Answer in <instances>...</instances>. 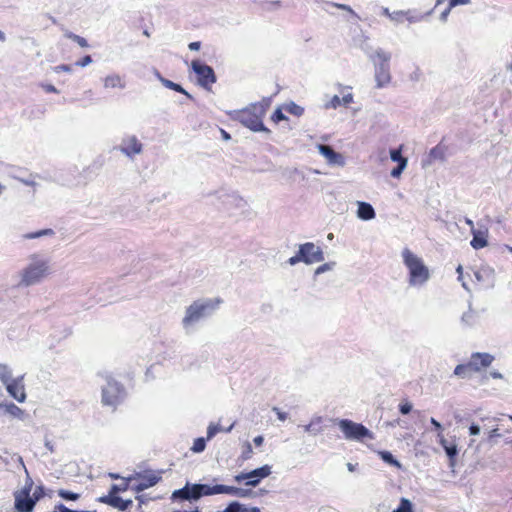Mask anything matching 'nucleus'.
Returning a JSON list of instances; mask_svg holds the SVG:
<instances>
[{
  "label": "nucleus",
  "instance_id": "nucleus-57",
  "mask_svg": "<svg viewBox=\"0 0 512 512\" xmlns=\"http://www.w3.org/2000/svg\"><path fill=\"white\" fill-rule=\"evenodd\" d=\"M333 6L339 8V9H342V10H346V11H352L351 8L348 6V5H345V4H333Z\"/></svg>",
  "mask_w": 512,
  "mask_h": 512
},
{
  "label": "nucleus",
  "instance_id": "nucleus-17",
  "mask_svg": "<svg viewBox=\"0 0 512 512\" xmlns=\"http://www.w3.org/2000/svg\"><path fill=\"white\" fill-rule=\"evenodd\" d=\"M319 152L327 159L329 164H344V159L341 154L335 152L332 147L324 144L318 146Z\"/></svg>",
  "mask_w": 512,
  "mask_h": 512
},
{
  "label": "nucleus",
  "instance_id": "nucleus-37",
  "mask_svg": "<svg viewBox=\"0 0 512 512\" xmlns=\"http://www.w3.org/2000/svg\"><path fill=\"white\" fill-rule=\"evenodd\" d=\"M224 512H247V510L238 502L230 503Z\"/></svg>",
  "mask_w": 512,
  "mask_h": 512
},
{
  "label": "nucleus",
  "instance_id": "nucleus-53",
  "mask_svg": "<svg viewBox=\"0 0 512 512\" xmlns=\"http://www.w3.org/2000/svg\"><path fill=\"white\" fill-rule=\"evenodd\" d=\"M273 410L276 412L279 420L285 421L287 419V413L280 411L278 408H274Z\"/></svg>",
  "mask_w": 512,
  "mask_h": 512
},
{
  "label": "nucleus",
  "instance_id": "nucleus-54",
  "mask_svg": "<svg viewBox=\"0 0 512 512\" xmlns=\"http://www.w3.org/2000/svg\"><path fill=\"white\" fill-rule=\"evenodd\" d=\"M189 49L190 50H199L200 47H201V43L199 41H195V42H191L189 45H188Z\"/></svg>",
  "mask_w": 512,
  "mask_h": 512
},
{
  "label": "nucleus",
  "instance_id": "nucleus-42",
  "mask_svg": "<svg viewBox=\"0 0 512 512\" xmlns=\"http://www.w3.org/2000/svg\"><path fill=\"white\" fill-rule=\"evenodd\" d=\"M411 410H412V405L407 400H405L399 404V411L403 415L410 413Z\"/></svg>",
  "mask_w": 512,
  "mask_h": 512
},
{
  "label": "nucleus",
  "instance_id": "nucleus-45",
  "mask_svg": "<svg viewBox=\"0 0 512 512\" xmlns=\"http://www.w3.org/2000/svg\"><path fill=\"white\" fill-rule=\"evenodd\" d=\"M127 486L120 487L116 484H113L110 488L109 495H117L120 491H125Z\"/></svg>",
  "mask_w": 512,
  "mask_h": 512
},
{
  "label": "nucleus",
  "instance_id": "nucleus-36",
  "mask_svg": "<svg viewBox=\"0 0 512 512\" xmlns=\"http://www.w3.org/2000/svg\"><path fill=\"white\" fill-rule=\"evenodd\" d=\"M51 234H53L52 229H43V230L37 231L35 233H28L25 235V238L34 239V238H38V237L45 236V235H51Z\"/></svg>",
  "mask_w": 512,
  "mask_h": 512
},
{
  "label": "nucleus",
  "instance_id": "nucleus-25",
  "mask_svg": "<svg viewBox=\"0 0 512 512\" xmlns=\"http://www.w3.org/2000/svg\"><path fill=\"white\" fill-rule=\"evenodd\" d=\"M388 17L396 22H402L408 20L409 22L416 21V18L410 15V11H394L392 14H388Z\"/></svg>",
  "mask_w": 512,
  "mask_h": 512
},
{
  "label": "nucleus",
  "instance_id": "nucleus-12",
  "mask_svg": "<svg viewBox=\"0 0 512 512\" xmlns=\"http://www.w3.org/2000/svg\"><path fill=\"white\" fill-rule=\"evenodd\" d=\"M5 386L11 397H13L19 403L25 402L26 392L23 376L12 379L10 382H8V384H5Z\"/></svg>",
  "mask_w": 512,
  "mask_h": 512
},
{
  "label": "nucleus",
  "instance_id": "nucleus-22",
  "mask_svg": "<svg viewBox=\"0 0 512 512\" xmlns=\"http://www.w3.org/2000/svg\"><path fill=\"white\" fill-rule=\"evenodd\" d=\"M0 407L4 408L6 413H8L9 415H11L15 418L23 419L25 416L24 410L21 409L20 407H18L14 403L0 404Z\"/></svg>",
  "mask_w": 512,
  "mask_h": 512
},
{
  "label": "nucleus",
  "instance_id": "nucleus-16",
  "mask_svg": "<svg viewBox=\"0 0 512 512\" xmlns=\"http://www.w3.org/2000/svg\"><path fill=\"white\" fill-rule=\"evenodd\" d=\"M101 503L110 505L114 508H117L121 511L127 510L129 507L132 506V500H123L121 497L117 495H107L103 496L99 499Z\"/></svg>",
  "mask_w": 512,
  "mask_h": 512
},
{
  "label": "nucleus",
  "instance_id": "nucleus-14",
  "mask_svg": "<svg viewBox=\"0 0 512 512\" xmlns=\"http://www.w3.org/2000/svg\"><path fill=\"white\" fill-rule=\"evenodd\" d=\"M390 157L392 161L398 163V166L392 169L390 174L394 178H399L408 162L407 158L402 156V146L397 149H392L390 151Z\"/></svg>",
  "mask_w": 512,
  "mask_h": 512
},
{
  "label": "nucleus",
  "instance_id": "nucleus-1",
  "mask_svg": "<svg viewBox=\"0 0 512 512\" xmlns=\"http://www.w3.org/2000/svg\"><path fill=\"white\" fill-rule=\"evenodd\" d=\"M267 108L268 103L256 102L244 109L229 112L228 115L232 120L240 122L254 132L268 131L263 124Z\"/></svg>",
  "mask_w": 512,
  "mask_h": 512
},
{
  "label": "nucleus",
  "instance_id": "nucleus-29",
  "mask_svg": "<svg viewBox=\"0 0 512 512\" xmlns=\"http://www.w3.org/2000/svg\"><path fill=\"white\" fill-rule=\"evenodd\" d=\"M64 35L66 38L74 41L82 48H87L89 46L87 40L84 37L74 34L73 32L66 31Z\"/></svg>",
  "mask_w": 512,
  "mask_h": 512
},
{
  "label": "nucleus",
  "instance_id": "nucleus-61",
  "mask_svg": "<svg viewBox=\"0 0 512 512\" xmlns=\"http://www.w3.org/2000/svg\"><path fill=\"white\" fill-rule=\"evenodd\" d=\"M456 271L458 273V279L461 280L462 279V274H463V267L461 265H458Z\"/></svg>",
  "mask_w": 512,
  "mask_h": 512
},
{
  "label": "nucleus",
  "instance_id": "nucleus-34",
  "mask_svg": "<svg viewBox=\"0 0 512 512\" xmlns=\"http://www.w3.org/2000/svg\"><path fill=\"white\" fill-rule=\"evenodd\" d=\"M444 154H445V146H442L440 144L435 146L434 148H432L430 151V156L434 159H436V158L443 159Z\"/></svg>",
  "mask_w": 512,
  "mask_h": 512
},
{
  "label": "nucleus",
  "instance_id": "nucleus-15",
  "mask_svg": "<svg viewBox=\"0 0 512 512\" xmlns=\"http://www.w3.org/2000/svg\"><path fill=\"white\" fill-rule=\"evenodd\" d=\"M120 150L127 156L133 157L136 154L141 153L142 144L135 136H130L123 140Z\"/></svg>",
  "mask_w": 512,
  "mask_h": 512
},
{
  "label": "nucleus",
  "instance_id": "nucleus-50",
  "mask_svg": "<svg viewBox=\"0 0 512 512\" xmlns=\"http://www.w3.org/2000/svg\"><path fill=\"white\" fill-rule=\"evenodd\" d=\"M352 102H353L352 94H347L341 99V104H344V105H349Z\"/></svg>",
  "mask_w": 512,
  "mask_h": 512
},
{
  "label": "nucleus",
  "instance_id": "nucleus-19",
  "mask_svg": "<svg viewBox=\"0 0 512 512\" xmlns=\"http://www.w3.org/2000/svg\"><path fill=\"white\" fill-rule=\"evenodd\" d=\"M473 238L470 242L471 246L478 250L486 247L488 245L487 241V231H479V230H473Z\"/></svg>",
  "mask_w": 512,
  "mask_h": 512
},
{
  "label": "nucleus",
  "instance_id": "nucleus-7",
  "mask_svg": "<svg viewBox=\"0 0 512 512\" xmlns=\"http://www.w3.org/2000/svg\"><path fill=\"white\" fill-rule=\"evenodd\" d=\"M198 489L202 496H209V495H215V494H228L233 495L237 497H247L251 495V490L248 489H242L234 486H227V485H214L209 486L206 484H197Z\"/></svg>",
  "mask_w": 512,
  "mask_h": 512
},
{
  "label": "nucleus",
  "instance_id": "nucleus-11",
  "mask_svg": "<svg viewBox=\"0 0 512 512\" xmlns=\"http://www.w3.org/2000/svg\"><path fill=\"white\" fill-rule=\"evenodd\" d=\"M299 251L302 256V262L306 264H313L324 260L321 248L312 242L302 244Z\"/></svg>",
  "mask_w": 512,
  "mask_h": 512
},
{
  "label": "nucleus",
  "instance_id": "nucleus-13",
  "mask_svg": "<svg viewBox=\"0 0 512 512\" xmlns=\"http://www.w3.org/2000/svg\"><path fill=\"white\" fill-rule=\"evenodd\" d=\"M212 307L210 302L200 303L194 302L187 308L186 315L183 319L184 324H190L197 320H199L202 316L205 315V312L208 308Z\"/></svg>",
  "mask_w": 512,
  "mask_h": 512
},
{
  "label": "nucleus",
  "instance_id": "nucleus-10",
  "mask_svg": "<svg viewBox=\"0 0 512 512\" xmlns=\"http://www.w3.org/2000/svg\"><path fill=\"white\" fill-rule=\"evenodd\" d=\"M30 487H25L21 492L15 495L16 512H32L39 496L34 493V497H30Z\"/></svg>",
  "mask_w": 512,
  "mask_h": 512
},
{
  "label": "nucleus",
  "instance_id": "nucleus-8",
  "mask_svg": "<svg viewBox=\"0 0 512 512\" xmlns=\"http://www.w3.org/2000/svg\"><path fill=\"white\" fill-rule=\"evenodd\" d=\"M191 68L197 75L199 85L210 90L211 86L216 82V75L213 68L199 60H193L191 62Z\"/></svg>",
  "mask_w": 512,
  "mask_h": 512
},
{
  "label": "nucleus",
  "instance_id": "nucleus-47",
  "mask_svg": "<svg viewBox=\"0 0 512 512\" xmlns=\"http://www.w3.org/2000/svg\"><path fill=\"white\" fill-rule=\"evenodd\" d=\"M71 67L69 65H66V64H61V65H58L54 68V71L59 73V72H71Z\"/></svg>",
  "mask_w": 512,
  "mask_h": 512
},
{
  "label": "nucleus",
  "instance_id": "nucleus-60",
  "mask_svg": "<svg viewBox=\"0 0 512 512\" xmlns=\"http://www.w3.org/2000/svg\"><path fill=\"white\" fill-rule=\"evenodd\" d=\"M253 441H254L255 445L260 446V445H262L264 438L262 436H257L254 438Z\"/></svg>",
  "mask_w": 512,
  "mask_h": 512
},
{
  "label": "nucleus",
  "instance_id": "nucleus-41",
  "mask_svg": "<svg viewBox=\"0 0 512 512\" xmlns=\"http://www.w3.org/2000/svg\"><path fill=\"white\" fill-rule=\"evenodd\" d=\"M287 117L283 114L282 112V109L281 108H277L274 113L272 114L271 116V120L274 122V123H279L280 121L282 120H286Z\"/></svg>",
  "mask_w": 512,
  "mask_h": 512
},
{
  "label": "nucleus",
  "instance_id": "nucleus-24",
  "mask_svg": "<svg viewBox=\"0 0 512 512\" xmlns=\"http://www.w3.org/2000/svg\"><path fill=\"white\" fill-rule=\"evenodd\" d=\"M159 80L161 81V83L166 87V88H169L171 90H174L178 93H181V94H184L185 96H187L188 98H191V95L179 84L177 83H174L173 81L169 80V79H166L162 76H158Z\"/></svg>",
  "mask_w": 512,
  "mask_h": 512
},
{
  "label": "nucleus",
  "instance_id": "nucleus-63",
  "mask_svg": "<svg viewBox=\"0 0 512 512\" xmlns=\"http://www.w3.org/2000/svg\"><path fill=\"white\" fill-rule=\"evenodd\" d=\"M347 468H348V470H349V471H351V472H353V471L355 470V466H354L353 464H351V463H348V464H347Z\"/></svg>",
  "mask_w": 512,
  "mask_h": 512
},
{
  "label": "nucleus",
  "instance_id": "nucleus-64",
  "mask_svg": "<svg viewBox=\"0 0 512 512\" xmlns=\"http://www.w3.org/2000/svg\"><path fill=\"white\" fill-rule=\"evenodd\" d=\"M491 375H492L493 378H501V374L497 373V372H494Z\"/></svg>",
  "mask_w": 512,
  "mask_h": 512
},
{
  "label": "nucleus",
  "instance_id": "nucleus-26",
  "mask_svg": "<svg viewBox=\"0 0 512 512\" xmlns=\"http://www.w3.org/2000/svg\"><path fill=\"white\" fill-rule=\"evenodd\" d=\"M172 500H191L189 494V483H187L183 488L175 490L172 493Z\"/></svg>",
  "mask_w": 512,
  "mask_h": 512
},
{
  "label": "nucleus",
  "instance_id": "nucleus-59",
  "mask_svg": "<svg viewBox=\"0 0 512 512\" xmlns=\"http://www.w3.org/2000/svg\"><path fill=\"white\" fill-rule=\"evenodd\" d=\"M451 9H452V8H450V6H448V8H447L445 11H443V12L441 13V19H442L443 21H445V20L447 19V16H448V14L450 13V10H451Z\"/></svg>",
  "mask_w": 512,
  "mask_h": 512
},
{
  "label": "nucleus",
  "instance_id": "nucleus-40",
  "mask_svg": "<svg viewBox=\"0 0 512 512\" xmlns=\"http://www.w3.org/2000/svg\"><path fill=\"white\" fill-rule=\"evenodd\" d=\"M389 78L390 77L388 72L383 68H381L380 71L377 73V80L380 86H382L384 83H387L389 81Z\"/></svg>",
  "mask_w": 512,
  "mask_h": 512
},
{
  "label": "nucleus",
  "instance_id": "nucleus-23",
  "mask_svg": "<svg viewBox=\"0 0 512 512\" xmlns=\"http://www.w3.org/2000/svg\"><path fill=\"white\" fill-rule=\"evenodd\" d=\"M104 86L106 88H124L125 83L119 75L113 74V75L107 76L104 79Z\"/></svg>",
  "mask_w": 512,
  "mask_h": 512
},
{
  "label": "nucleus",
  "instance_id": "nucleus-38",
  "mask_svg": "<svg viewBox=\"0 0 512 512\" xmlns=\"http://www.w3.org/2000/svg\"><path fill=\"white\" fill-rule=\"evenodd\" d=\"M252 454H253V450H252V446L249 442H246L243 446V451H242V454H241V459L242 460H248L252 457Z\"/></svg>",
  "mask_w": 512,
  "mask_h": 512
},
{
  "label": "nucleus",
  "instance_id": "nucleus-39",
  "mask_svg": "<svg viewBox=\"0 0 512 512\" xmlns=\"http://www.w3.org/2000/svg\"><path fill=\"white\" fill-rule=\"evenodd\" d=\"M189 494L191 500H198L201 497V493L197 484H189Z\"/></svg>",
  "mask_w": 512,
  "mask_h": 512
},
{
  "label": "nucleus",
  "instance_id": "nucleus-6",
  "mask_svg": "<svg viewBox=\"0 0 512 512\" xmlns=\"http://www.w3.org/2000/svg\"><path fill=\"white\" fill-rule=\"evenodd\" d=\"M49 274V267L45 261L30 264L22 272L21 283L25 286L33 285Z\"/></svg>",
  "mask_w": 512,
  "mask_h": 512
},
{
  "label": "nucleus",
  "instance_id": "nucleus-55",
  "mask_svg": "<svg viewBox=\"0 0 512 512\" xmlns=\"http://www.w3.org/2000/svg\"><path fill=\"white\" fill-rule=\"evenodd\" d=\"M430 422L433 425V427H435L436 430H438L439 432H442V426L436 419L431 418Z\"/></svg>",
  "mask_w": 512,
  "mask_h": 512
},
{
  "label": "nucleus",
  "instance_id": "nucleus-32",
  "mask_svg": "<svg viewBox=\"0 0 512 512\" xmlns=\"http://www.w3.org/2000/svg\"><path fill=\"white\" fill-rule=\"evenodd\" d=\"M392 512H413L412 504L408 499L402 498L399 507Z\"/></svg>",
  "mask_w": 512,
  "mask_h": 512
},
{
  "label": "nucleus",
  "instance_id": "nucleus-51",
  "mask_svg": "<svg viewBox=\"0 0 512 512\" xmlns=\"http://www.w3.org/2000/svg\"><path fill=\"white\" fill-rule=\"evenodd\" d=\"M42 87L48 93H57L58 92V90L55 88V86H53L51 84H43Z\"/></svg>",
  "mask_w": 512,
  "mask_h": 512
},
{
  "label": "nucleus",
  "instance_id": "nucleus-30",
  "mask_svg": "<svg viewBox=\"0 0 512 512\" xmlns=\"http://www.w3.org/2000/svg\"><path fill=\"white\" fill-rule=\"evenodd\" d=\"M282 6L281 1H264L260 3V8L263 12H269L273 10H277Z\"/></svg>",
  "mask_w": 512,
  "mask_h": 512
},
{
  "label": "nucleus",
  "instance_id": "nucleus-20",
  "mask_svg": "<svg viewBox=\"0 0 512 512\" xmlns=\"http://www.w3.org/2000/svg\"><path fill=\"white\" fill-rule=\"evenodd\" d=\"M357 215L362 220H371L375 218V211L371 204L367 202H358Z\"/></svg>",
  "mask_w": 512,
  "mask_h": 512
},
{
  "label": "nucleus",
  "instance_id": "nucleus-49",
  "mask_svg": "<svg viewBox=\"0 0 512 512\" xmlns=\"http://www.w3.org/2000/svg\"><path fill=\"white\" fill-rule=\"evenodd\" d=\"M341 105V98L337 95H335L331 101H330V106L333 107V108H337Z\"/></svg>",
  "mask_w": 512,
  "mask_h": 512
},
{
  "label": "nucleus",
  "instance_id": "nucleus-48",
  "mask_svg": "<svg viewBox=\"0 0 512 512\" xmlns=\"http://www.w3.org/2000/svg\"><path fill=\"white\" fill-rule=\"evenodd\" d=\"M301 261H302V256L300 254V251H298V253L295 256L289 258V260H288L289 264H291V265H295L296 263L301 262Z\"/></svg>",
  "mask_w": 512,
  "mask_h": 512
},
{
  "label": "nucleus",
  "instance_id": "nucleus-21",
  "mask_svg": "<svg viewBox=\"0 0 512 512\" xmlns=\"http://www.w3.org/2000/svg\"><path fill=\"white\" fill-rule=\"evenodd\" d=\"M439 443L444 448L447 455L453 459L457 455V446L454 443L449 442L443 435L442 432L438 433Z\"/></svg>",
  "mask_w": 512,
  "mask_h": 512
},
{
  "label": "nucleus",
  "instance_id": "nucleus-2",
  "mask_svg": "<svg viewBox=\"0 0 512 512\" xmlns=\"http://www.w3.org/2000/svg\"><path fill=\"white\" fill-rule=\"evenodd\" d=\"M403 263L409 271V283L412 286L422 285L428 281L430 272L422 258L414 254L410 249L402 251Z\"/></svg>",
  "mask_w": 512,
  "mask_h": 512
},
{
  "label": "nucleus",
  "instance_id": "nucleus-31",
  "mask_svg": "<svg viewBox=\"0 0 512 512\" xmlns=\"http://www.w3.org/2000/svg\"><path fill=\"white\" fill-rule=\"evenodd\" d=\"M285 110L288 113H290V114H292L294 116H297V117L302 116L303 113H304V108L299 106V105H297L294 102H290V103L286 104L285 105Z\"/></svg>",
  "mask_w": 512,
  "mask_h": 512
},
{
  "label": "nucleus",
  "instance_id": "nucleus-27",
  "mask_svg": "<svg viewBox=\"0 0 512 512\" xmlns=\"http://www.w3.org/2000/svg\"><path fill=\"white\" fill-rule=\"evenodd\" d=\"M12 379V372L8 365L0 363V381L5 385Z\"/></svg>",
  "mask_w": 512,
  "mask_h": 512
},
{
  "label": "nucleus",
  "instance_id": "nucleus-52",
  "mask_svg": "<svg viewBox=\"0 0 512 512\" xmlns=\"http://www.w3.org/2000/svg\"><path fill=\"white\" fill-rule=\"evenodd\" d=\"M469 433L470 435H478L480 433V428L478 425L476 424H472L470 427H469Z\"/></svg>",
  "mask_w": 512,
  "mask_h": 512
},
{
  "label": "nucleus",
  "instance_id": "nucleus-44",
  "mask_svg": "<svg viewBox=\"0 0 512 512\" xmlns=\"http://www.w3.org/2000/svg\"><path fill=\"white\" fill-rule=\"evenodd\" d=\"M91 62H92L91 56L90 55H86V56L82 57L81 59H79L76 62V65L80 66V67H85V66L89 65Z\"/></svg>",
  "mask_w": 512,
  "mask_h": 512
},
{
  "label": "nucleus",
  "instance_id": "nucleus-5",
  "mask_svg": "<svg viewBox=\"0 0 512 512\" xmlns=\"http://www.w3.org/2000/svg\"><path fill=\"white\" fill-rule=\"evenodd\" d=\"M338 426L348 440L363 441L365 438L373 439V433L363 424L353 422L349 419H341Z\"/></svg>",
  "mask_w": 512,
  "mask_h": 512
},
{
  "label": "nucleus",
  "instance_id": "nucleus-9",
  "mask_svg": "<svg viewBox=\"0 0 512 512\" xmlns=\"http://www.w3.org/2000/svg\"><path fill=\"white\" fill-rule=\"evenodd\" d=\"M271 474V467L264 465L260 468L254 469L250 472H242L234 476V481L237 483L245 482V485L256 487L262 479Z\"/></svg>",
  "mask_w": 512,
  "mask_h": 512
},
{
  "label": "nucleus",
  "instance_id": "nucleus-18",
  "mask_svg": "<svg viewBox=\"0 0 512 512\" xmlns=\"http://www.w3.org/2000/svg\"><path fill=\"white\" fill-rule=\"evenodd\" d=\"M160 477L155 474L144 475L139 478L138 484L135 486L137 492L148 489L158 483Z\"/></svg>",
  "mask_w": 512,
  "mask_h": 512
},
{
  "label": "nucleus",
  "instance_id": "nucleus-56",
  "mask_svg": "<svg viewBox=\"0 0 512 512\" xmlns=\"http://www.w3.org/2000/svg\"><path fill=\"white\" fill-rule=\"evenodd\" d=\"M328 269V264H323L316 269V274L325 272Z\"/></svg>",
  "mask_w": 512,
  "mask_h": 512
},
{
  "label": "nucleus",
  "instance_id": "nucleus-62",
  "mask_svg": "<svg viewBox=\"0 0 512 512\" xmlns=\"http://www.w3.org/2000/svg\"><path fill=\"white\" fill-rule=\"evenodd\" d=\"M221 135L223 137V139L225 140H229L231 138L230 134L227 133L225 130L221 129Z\"/></svg>",
  "mask_w": 512,
  "mask_h": 512
},
{
  "label": "nucleus",
  "instance_id": "nucleus-58",
  "mask_svg": "<svg viewBox=\"0 0 512 512\" xmlns=\"http://www.w3.org/2000/svg\"><path fill=\"white\" fill-rule=\"evenodd\" d=\"M498 436H500V434L498 432V428L492 429L489 432V438H494V437H498Z\"/></svg>",
  "mask_w": 512,
  "mask_h": 512
},
{
  "label": "nucleus",
  "instance_id": "nucleus-3",
  "mask_svg": "<svg viewBox=\"0 0 512 512\" xmlns=\"http://www.w3.org/2000/svg\"><path fill=\"white\" fill-rule=\"evenodd\" d=\"M494 361V356L489 353H472L467 363L459 364L454 369V374L459 377H466L472 372H480L489 367Z\"/></svg>",
  "mask_w": 512,
  "mask_h": 512
},
{
  "label": "nucleus",
  "instance_id": "nucleus-43",
  "mask_svg": "<svg viewBox=\"0 0 512 512\" xmlns=\"http://www.w3.org/2000/svg\"><path fill=\"white\" fill-rule=\"evenodd\" d=\"M220 431V428L217 425H209L207 429V439H211L213 436H215Z\"/></svg>",
  "mask_w": 512,
  "mask_h": 512
},
{
  "label": "nucleus",
  "instance_id": "nucleus-4",
  "mask_svg": "<svg viewBox=\"0 0 512 512\" xmlns=\"http://www.w3.org/2000/svg\"><path fill=\"white\" fill-rule=\"evenodd\" d=\"M126 391L123 385L114 379H108L102 388L101 402L104 406L111 407L113 411L124 401Z\"/></svg>",
  "mask_w": 512,
  "mask_h": 512
},
{
  "label": "nucleus",
  "instance_id": "nucleus-28",
  "mask_svg": "<svg viewBox=\"0 0 512 512\" xmlns=\"http://www.w3.org/2000/svg\"><path fill=\"white\" fill-rule=\"evenodd\" d=\"M378 455L380 456V458L384 462H386V463H388V464H390L392 466H395L397 468L401 467V464L399 463V461L396 460L390 452H388V451H379Z\"/></svg>",
  "mask_w": 512,
  "mask_h": 512
},
{
  "label": "nucleus",
  "instance_id": "nucleus-33",
  "mask_svg": "<svg viewBox=\"0 0 512 512\" xmlns=\"http://www.w3.org/2000/svg\"><path fill=\"white\" fill-rule=\"evenodd\" d=\"M58 496L65 500H71V501L78 500L80 497L79 494L68 491V490H64V489H60L58 491Z\"/></svg>",
  "mask_w": 512,
  "mask_h": 512
},
{
  "label": "nucleus",
  "instance_id": "nucleus-46",
  "mask_svg": "<svg viewBox=\"0 0 512 512\" xmlns=\"http://www.w3.org/2000/svg\"><path fill=\"white\" fill-rule=\"evenodd\" d=\"M470 3V0H449L450 8H453L458 5H467Z\"/></svg>",
  "mask_w": 512,
  "mask_h": 512
},
{
  "label": "nucleus",
  "instance_id": "nucleus-35",
  "mask_svg": "<svg viewBox=\"0 0 512 512\" xmlns=\"http://www.w3.org/2000/svg\"><path fill=\"white\" fill-rule=\"evenodd\" d=\"M205 447H206V441L204 438L200 437V438L195 439L191 449H192V451L199 453V452H202L205 449Z\"/></svg>",
  "mask_w": 512,
  "mask_h": 512
}]
</instances>
